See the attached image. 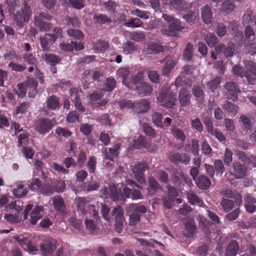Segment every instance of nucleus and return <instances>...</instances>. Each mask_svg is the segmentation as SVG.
<instances>
[{
    "label": "nucleus",
    "instance_id": "obj_25",
    "mask_svg": "<svg viewBox=\"0 0 256 256\" xmlns=\"http://www.w3.org/2000/svg\"><path fill=\"white\" fill-rule=\"evenodd\" d=\"M164 61L166 64L162 69V74L166 76H168L172 70L176 65V62L174 58L171 56H166Z\"/></svg>",
    "mask_w": 256,
    "mask_h": 256
},
{
    "label": "nucleus",
    "instance_id": "obj_55",
    "mask_svg": "<svg viewBox=\"0 0 256 256\" xmlns=\"http://www.w3.org/2000/svg\"><path fill=\"white\" fill-rule=\"evenodd\" d=\"M232 155L233 153L232 150L228 148H226L224 150L223 158L224 164L225 166H230V164L232 162Z\"/></svg>",
    "mask_w": 256,
    "mask_h": 256
},
{
    "label": "nucleus",
    "instance_id": "obj_13",
    "mask_svg": "<svg viewBox=\"0 0 256 256\" xmlns=\"http://www.w3.org/2000/svg\"><path fill=\"white\" fill-rule=\"evenodd\" d=\"M232 166L234 174L231 173V174L234 176L236 179H241L247 176L248 168L246 165L240 163L238 162H234Z\"/></svg>",
    "mask_w": 256,
    "mask_h": 256
},
{
    "label": "nucleus",
    "instance_id": "obj_26",
    "mask_svg": "<svg viewBox=\"0 0 256 256\" xmlns=\"http://www.w3.org/2000/svg\"><path fill=\"white\" fill-rule=\"evenodd\" d=\"M239 248L240 246L238 242L235 240H231L226 246L225 256H236Z\"/></svg>",
    "mask_w": 256,
    "mask_h": 256
},
{
    "label": "nucleus",
    "instance_id": "obj_58",
    "mask_svg": "<svg viewBox=\"0 0 256 256\" xmlns=\"http://www.w3.org/2000/svg\"><path fill=\"white\" fill-rule=\"evenodd\" d=\"M212 136H214L220 142H225L226 138L220 130L214 128L210 132H208Z\"/></svg>",
    "mask_w": 256,
    "mask_h": 256
},
{
    "label": "nucleus",
    "instance_id": "obj_3",
    "mask_svg": "<svg viewBox=\"0 0 256 256\" xmlns=\"http://www.w3.org/2000/svg\"><path fill=\"white\" fill-rule=\"evenodd\" d=\"M52 16L46 12H40L34 17V24L39 28L40 31H48L52 28L50 21Z\"/></svg>",
    "mask_w": 256,
    "mask_h": 256
},
{
    "label": "nucleus",
    "instance_id": "obj_36",
    "mask_svg": "<svg viewBox=\"0 0 256 256\" xmlns=\"http://www.w3.org/2000/svg\"><path fill=\"white\" fill-rule=\"evenodd\" d=\"M244 34L246 41L247 42L246 46L252 44L256 38L255 34L252 28L250 26H246L244 30Z\"/></svg>",
    "mask_w": 256,
    "mask_h": 256
},
{
    "label": "nucleus",
    "instance_id": "obj_50",
    "mask_svg": "<svg viewBox=\"0 0 256 256\" xmlns=\"http://www.w3.org/2000/svg\"><path fill=\"white\" fill-rule=\"evenodd\" d=\"M54 192V189L52 183H46L42 185L40 189V194L46 196H51Z\"/></svg>",
    "mask_w": 256,
    "mask_h": 256
},
{
    "label": "nucleus",
    "instance_id": "obj_5",
    "mask_svg": "<svg viewBox=\"0 0 256 256\" xmlns=\"http://www.w3.org/2000/svg\"><path fill=\"white\" fill-rule=\"evenodd\" d=\"M53 122L47 118H41L36 123V130L40 134L44 135L49 132L54 127Z\"/></svg>",
    "mask_w": 256,
    "mask_h": 256
},
{
    "label": "nucleus",
    "instance_id": "obj_44",
    "mask_svg": "<svg viewBox=\"0 0 256 256\" xmlns=\"http://www.w3.org/2000/svg\"><path fill=\"white\" fill-rule=\"evenodd\" d=\"M171 132L172 134L177 140H180L182 142L185 141L186 136L182 130L176 128V126H173L171 128Z\"/></svg>",
    "mask_w": 256,
    "mask_h": 256
},
{
    "label": "nucleus",
    "instance_id": "obj_7",
    "mask_svg": "<svg viewBox=\"0 0 256 256\" xmlns=\"http://www.w3.org/2000/svg\"><path fill=\"white\" fill-rule=\"evenodd\" d=\"M226 98L234 102L238 99V94L240 90L236 82H228L224 86Z\"/></svg>",
    "mask_w": 256,
    "mask_h": 256
},
{
    "label": "nucleus",
    "instance_id": "obj_45",
    "mask_svg": "<svg viewBox=\"0 0 256 256\" xmlns=\"http://www.w3.org/2000/svg\"><path fill=\"white\" fill-rule=\"evenodd\" d=\"M130 38L134 41L140 42L143 41L146 38L144 32H132L129 34Z\"/></svg>",
    "mask_w": 256,
    "mask_h": 256
},
{
    "label": "nucleus",
    "instance_id": "obj_61",
    "mask_svg": "<svg viewBox=\"0 0 256 256\" xmlns=\"http://www.w3.org/2000/svg\"><path fill=\"white\" fill-rule=\"evenodd\" d=\"M42 181L40 179L36 178L32 180L28 187L32 191L38 190L40 192V189L42 188Z\"/></svg>",
    "mask_w": 256,
    "mask_h": 256
},
{
    "label": "nucleus",
    "instance_id": "obj_62",
    "mask_svg": "<svg viewBox=\"0 0 256 256\" xmlns=\"http://www.w3.org/2000/svg\"><path fill=\"white\" fill-rule=\"evenodd\" d=\"M94 18L97 23L101 24L108 25L112 22L111 19L108 18L107 16L104 14H100L98 16H94Z\"/></svg>",
    "mask_w": 256,
    "mask_h": 256
},
{
    "label": "nucleus",
    "instance_id": "obj_41",
    "mask_svg": "<svg viewBox=\"0 0 256 256\" xmlns=\"http://www.w3.org/2000/svg\"><path fill=\"white\" fill-rule=\"evenodd\" d=\"M110 45L108 42L98 40L94 44V49L96 52H104L109 48Z\"/></svg>",
    "mask_w": 256,
    "mask_h": 256
},
{
    "label": "nucleus",
    "instance_id": "obj_48",
    "mask_svg": "<svg viewBox=\"0 0 256 256\" xmlns=\"http://www.w3.org/2000/svg\"><path fill=\"white\" fill-rule=\"evenodd\" d=\"M13 193L15 197L17 198H22L26 195L28 190L26 187L20 184L14 190Z\"/></svg>",
    "mask_w": 256,
    "mask_h": 256
},
{
    "label": "nucleus",
    "instance_id": "obj_12",
    "mask_svg": "<svg viewBox=\"0 0 256 256\" xmlns=\"http://www.w3.org/2000/svg\"><path fill=\"white\" fill-rule=\"evenodd\" d=\"M182 22L177 19L172 23L170 24L167 28H163L162 30V34L170 36H175L177 33L184 28V26L182 24Z\"/></svg>",
    "mask_w": 256,
    "mask_h": 256
},
{
    "label": "nucleus",
    "instance_id": "obj_39",
    "mask_svg": "<svg viewBox=\"0 0 256 256\" xmlns=\"http://www.w3.org/2000/svg\"><path fill=\"white\" fill-rule=\"evenodd\" d=\"M146 50L148 54H156L162 52L164 50V48L161 44L152 43L147 46Z\"/></svg>",
    "mask_w": 256,
    "mask_h": 256
},
{
    "label": "nucleus",
    "instance_id": "obj_54",
    "mask_svg": "<svg viewBox=\"0 0 256 256\" xmlns=\"http://www.w3.org/2000/svg\"><path fill=\"white\" fill-rule=\"evenodd\" d=\"M222 80L221 76H217L213 80L207 82V86L211 90L212 92H214L219 86Z\"/></svg>",
    "mask_w": 256,
    "mask_h": 256
},
{
    "label": "nucleus",
    "instance_id": "obj_21",
    "mask_svg": "<svg viewBox=\"0 0 256 256\" xmlns=\"http://www.w3.org/2000/svg\"><path fill=\"white\" fill-rule=\"evenodd\" d=\"M190 92L186 88H183L180 90L178 100L182 106L186 107L190 104Z\"/></svg>",
    "mask_w": 256,
    "mask_h": 256
},
{
    "label": "nucleus",
    "instance_id": "obj_22",
    "mask_svg": "<svg viewBox=\"0 0 256 256\" xmlns=\"http://www.w3.org/2000/svg\"><path fill=\"white\" fill-rule=\"evenodd\" d=\"M195 182L196 186L201 190H208L212 184L210 180L202 174L198 176Z\"/></svg>",
    "mask_w": 256,
    "mask_h": 256
},
{
    "label": "nucleus",
    "instance_id": "obj_19",
    "mask_svg": "<svg viewBox=\"0 0 256 256\" xmlns=\"http://www.w3.org/2000/svg\"><path fill=\"white\" fill-rule=\"evenodd\" d=\"M44 208L42 206H38L34 207L30 214V222L35 225L38 221L42 218Z\"/></svg>",
    "mask_w": 256,
    "mask_h": 256
},
{
    "label": "nucleus",
    "instance_id": "obj_63",
    "mask_svg": "<svg viewBox=\"0 0 256 256\" xmlns=\"http://www.w3.org/2000/svg\"><path fill=\"white\" fill-rule=\"evenodd\" d=\"M54 192H62L66 188V184L64 180H58L52 183Z\"/></svg>",
    "mask_w": 256,
    "mask_h": 256
},
{
    "label": "nucleus",
    "instance_id": "obj_1",
    "mask_svg": "<svg viewBox=\"0 0 256 256\" xmlns=\"http://www.w3.org/2000/svg\"><path fill=\"white\" fill-rule=\"evenodd\" d=\"M24 6L20 11H18L14 15V20L16 25L22 27L24 23L30 21L32 11V0H23Z\"/></svg>",
    "mask_w": 256,
    "mask_h": 256
},
{
    "label": "nucleus",
    "instance_id": "obj_23",
    "mask_svg": "<svg viewBox=\"0 0 256 256\" xmlns=\"http://www.w3.org/2000/svg\"><path fill=\"white\" fill-rule=\"evenodd\" d=\"M193 95L196 98V100L200 104L204 101L205 94L204 92V87L198 84H194L192 90Z\"/></svg>",
    "mask_w": 256,
    "mask_h": 256
},
{
    "label": "nucleus",
    "instance_id": "obj_4",
    "mask_svg": "<svg viewBox=\"0 0 256 256\" xmlns=\"http://www.w3.org/2000/svg\"><path fill=\"white\" fill-rule=\"evenodd\" d=\"M111 216H115V230L118 233H121L124 228V210L120 205L116 206L111 212Z\"/></svg>",
    "mask_w": 256,
    "mask_h": 256
},
{
    "label": "nucleus",
    "instance_id": "obj_38",
    "mask_svg": "<svg viewBox=\"0 0 256 256\" xmlns=\"http://www.w3.org/2000/svg\"><path fill=\"white\" fill-rule=\"evenodd\" d=\"M196 225L194 218H190L184 224V228L188 233V236H192L195 232L196 230Z\"/></svg>",
    "mask_w": 256,
    "mask_h": 256
},
{
    "label": "nucleus",
    "instance_id": "obj_2",
    "mask_svg": "<svg viewBox=\"0 0 256 256\" xmlns=\"http://www.w3.org/2000/svg\"><path fill=\"white\" fill-rule=\"evenodd\" d=\"M170 89L167 86H162L157 98L161 106L166 108H172L177 101L176 94Z\"/></svg>",
    "mask_w": 256,
    "mask_h": 256
},
{
    "label": "nucleus",
    "instance_id": "obj_14",
    "mask_svg": "<svg viewBox=\"0 0 256 256\" xmlns=\"http://www.w3.org/2000/svg\"><path fill=\"white\" fill-rule=\"evenodd\" d=\"M15 239L24 250L31 252L38 251L36 246L27 238L24 237L22 236H18L15 238Z\"/></svg>",
    "mask_w": 256,
    "mask_h": 256
},
{
    "label": "nucleus",
    "instance_id": "obj_34",
    "mask_svg": "<svg viewBox=\"0 0 256 256\" xmlns=\"http://www.w3.org/2000/svg\"><path fill=\"white\" fill-rule=\"evenodd\" d=\"M116 85V80L112 77H108L103 84L102 90L110 92L115 88Z\"/></svg>",
    "mask_w": 256,
    "mask_h": 256
},
{
    "label": "nucleus",
    "instance_id": "obj_8",
    "mask_svg": "<svg viewBox=\"0 0 256 256\" xmlns=\"http://www.w3.org/2000/svg\"><path fill=\"white\" fill-rule=\"evenodd\" d=\"M168 158L171 162L176 164L180 163L187 165L190 160V156L187 154H180L176 152H170L168 154Z\"/></svg>",
    "mask_w": 256,
    "mask_h": 256
},
{
    "label": "nucleus",
    "instance_id": "obj_57",
    "mask_svg": "<svg viewBox=\"0 0 256 256\" xmlns=\"http://www.w3.org/2000/svg\"><path fill=\"white\" fill-rule=\"evenodd\" d=\"M143 22L138 18H132L128 20L127 22L124 24V26L126 27L132 28H138L140 27Z\"/></svg>",
    "mask_w": 256,
    "mask_h": 256
},
{
    "label": "nucleus",
    "instance_id": "obj_9",
    "mask_svg": "<svg viewBox=\"0 0 256 256\" xmlns=\"http://www.w3.org/2000/svg\"><path fill=\"white\" fill-rule=\"evenodd\" d=\"M56 241L52 238H49L40 244V248L42 254L44 256H52L56 250Z\"/></svg>",
    "mask_w": 256,
    "mask_h": 256
},
{
    "label": "nucleus",
    "instance_id": "obj_33",
    "mask_svg": "<svg viewBox=\"0 0 256 256\" xmlns=\"http://www.w3.org/2000/svg\"><path fill=\"white\" fill-rule=\"evenodd\" d=\"M42 58L51 66H56V64L61 60V58L58 56L52 54H48L42 56Z\"/></svg>",
    "mask_w": 256,
    "mask_h": 256
},
{
    "label": "nucleus",
    "instance_id": "obj_40",
    "mask_svg": "<svg viewBox=\"0 0 256 256\" xmlns=\"http://www.w3.org/2000/svg\"><path fill=\"white\" fill-rule=\"evenodd\" d=\"M187 197L189 202L192 205L196 204L202 206L204 204L203 200L194 192H188Z\"/></svg>",
    "mask_w": 256,
    "mask_h": 256
},
{
    "label": "nucleus",
    "instance_id": "obj_51",
    "mask_svg": "<svg viewBox=\"0 0 256 256\" xmlns=\"http://www.w3.org/2000/svg\"><path fill=\"white\" fill-rule=\"evenodd\" d=\"M96 158L94 156H91L89 158L87 162L86 166L90 174L95 173L96 167Z\"/></svg>",
    "mask_w": 256,
    "mask_h": 256
},
{
    "label": "nucleus",
    "instance_id": "obj_27",
    "mask_svg": "<svg viewBox=\"0 0 256 256\" xmlns=\"http://www.w3.org/2000/svg\"><path fill=\"white\" fill-rule=\"evenodd\" d=\"M52 205L57 212H64L66 210V206L62 197L56 196L52 199Z\"/></svg>",
    "mask_w": 256,
    "mask_h": 256
},
{
    "label": "nucleus",
    "instance_id": "obj_16",
    "mask_svg": "<svg viewBox=\"0 0 256 256\" xmlns=\"http://www.w3.org/2000/svg\"><path fill=\"white\" fill-rule=\"evenodd\" d=\"M244 200L246 211L250 214L255 212L256 210V198L250 194H247L244 196Z\"/></svg>",
    "mask_w": 256,
    "mask_h": 256
},
{
    "label": "nucleus",
    "instance_id": "obj_60",
    "mask_svg": "<svg viewBox=\"0 0 256 256\" xmlns=\"http://www.w3.org/2000/svg\"><path fill=\"white\" fill-rule=\"evenodd\" d=\"M142 127L144 132L146 136L152 138H156V133L155 130L148 124L144 123L142 125Z\"/></svg>",
    "mask_w": 256,
    "mask_h": 256
},
{
    "label": "nucleus",
    "instance_id": "obj_59",
    "mask_svg": "<svg viewBox=\"0 0 256 256\" xmlns=\"http://www.w3.org/2000/svg\"><path fill=\"white\" fill-rule=\"evenodd\" d=\"M193 46L190 43H188L186 45L184 52V58L186 61H190L192 58Z\"/></svg>",
    "mask_w": 256,
    "mask_h": 256
},
{
    "label": "nucleus",
    "instance_id": "obj_47",
    "mask_svg": "<svg viewBox=\"0 0 256 256\" xmlns=\"http://www.w3.org/2000/svg\"><path fill=\"white\" fill-rule=\"evenodd\" d=\"M205 40L210 47L213 48L217 46L216 45L218 41L216 36L212 33H208L206 36Z\"/></svg>",
    "mask_w": 256,
    "mask_h": 256
},
{
    "label": "nucleus",
    "instance_id": "obj_18",
    "mask_svg": "<svg viewBox=\"0 0 256 256\" xmlns=\"http://www.w3.org/2000/svg\"><path fill=\"white\" fill-rule=\"evenodd\" d=\"M133 146L136 148H144L150 152L154 150V146L148 144L146 138L144 136H140L137 139L134 140Z\"/></svg>",
    "mask_w": 256,
    "mask_h": 256
},
{
    "label": "nucleus",
    "instance_id": "obj_28",
    "mask_svg": "<svg viewBox=\"0 0 256 256\" xmlns=\"http://www.w3.org/2000/svg\"><path fill=\"white\" fill-rule=\"evenodd\" d=\"M74 204L76 206V210L79 214L84 215L86 214V207L88 204V202L84 198H76L74 200Z\"/></svg>",
    "mask_w": 256,
    "mask_h": 256
},
{
    "label": "nucleus",
    "instance_id": "obj_46",
    "mask_svg": "<svg viewBox=\"0 0 256 256\" xmlns=\"http://www.w3.org/2000/svg\"><path fill=\"white\" fill-rule=\"evenodd\" d=\"M148 184L150 188H148V190L151 194H154L155 192L161 188L160 184L154 178H149Z\"/></svg>",
    "mask_w": 256,
    "mask_h": 256
},
{
    "label": "nucleus",
    "instance_id": "obj_56",
    "mask_svg": "<svg viewBox=\"0 0 256 256\" xmlns=\"http://www.w3.org/2000/svg\"><path fill=\"white\" fill-rule=\"evenodd\" d=\"M235 8V5L232 0H226L222 5V11L226 13H230Z\"/></svg>",
    "mask_w": 256,
    "mask_h": 256
},
{
    "label": "nucleus",
    "instance_id": "obj_29",
    "mask_svg": "<svg viewBox=\"0 0 256 256\" xmlns=\"http://www.w3.org/2000/svg\"><path fill=\"white\" fill-rule=\"evenodd\" d=\"M183 18L187 22L190 24H194L200 18L199 12L198 10L188 11L186 14L183 16Z\"/></svg>",
    "mask_w": 256,
    "mask_h": 256
},
{
    "label": "nucleus",
    "instance_id": "obj_52",
    "mask_svg": "<svg viewBox=\"0 0 256 256\" xmlns=\"http://www.w3.org/2000/svg\"><path fill=\"white\" fill-rule=\"evenodd\" d=\"M66 32L70 36L76 40H81L84 38V34L80 30L70 28Z\"/></svg>",
    "mask_w": 256,
    "mask_h": 256
},
{
    "label": "nucleus",
    "instance_id": "obj_43",
    "mask_svg": "<svg viewBox=\"0 0 256 256\" xmlns=\"http://www.w3.org/2000/svg\"><path fill=\"white\" fill-rule=\"evenodd\" d=\"M220 205L222 206L223 210L226 212H228L234 208V202L232 200L226 198H222Z\"/></svg>",
    "mask_w": 256,
    "mask_h": 256
},
{
    "label": "nucleus",
    "instance_id": "obj_11",
    "mask_svg": "<svg viewBox=\"0 0 256 256\" xmlns=\"http://www.w3.org/2000/svg\"><path fill=\"white\" fill-rule=\"evenodd\" d=\"M23 82L26 88L28 90V96L30 98H34L38 93V81L34 78L28 77Z\"/></svg>",
    "mask_w": 256,
    "mask_h": 256
},
{
    "label": "nucleus",
    "instance_id": "obj_64",
    "mask_svg": "<svg viewBox=\"0 0 256 256\" xmlns=\"http://www.w3.org/2000/svg\"><path fill=\"white\" fill-rule=\"evenodd\" d=\"M254 12L252 10H248L245 12L242 17L243 24H248L252 22Z\"/></svg>",
    "mask_w": 256,
    "mask_h": 256
},
{
    "label": "nucleus",
    "instance_id": "obj_32",
    "mask_svg": "<svg viewBox=\"0 0 256 256\" xmlns=\"http://www.w3.org/2000/svg\"><path fill=\"white\" fill-rule=\"evenodd\" d=\"M109 198L114 202H120L122 204L123 197L120 190H118L114 186H110Z\"/></svg>",
    "mask_w": 256,
    "mask_h": 256
},
{
    "label": "nucleus",
    "instance_id": "obj_37",
    "mask_svg": "<svg viewBox=\"0 0 256 256\" xmlns=\"http://www.w3.org/2000/svg\"><path fill=\"white\" fill-rule=\"evenodd\" d=\"M99 186V183L95 180L83 182L81 186V188L83 190L87 192L96 190Z\"/></svg>",
    "mask_w": 256,
    "mask_h": 256
},
{
    "label": "nucleus",
    "instance_id": "obj_35",
    "mask_svg": "<svg viewBox=\"0 0 256 256\" xmlns=\"http://www.w3.org/2000/svg\"><path fill=\"white\" fill-rule=\"evenodd\" d=\"M202 18L205 24H210L212 19V12L210 6H204L202 12Z\"/></svg>",
    "mask_w": 256,
    "mask_h": 256
},
{
    "label": "nucleus",
    "instance_id": "obj_20",
    "mask_svg": "<svg viewBox=\"0 0 256 256\" xmlns=\"http://www.w3.org/2000/svg\"><path fill=\"white\" fill-rule=\"evenodd\" d=\"M217 52H224L226 57H231L233 56L234 51V46L232 44L226 46L222 44H218L215 48Z\"/></svg>",
    "mask_w": 256,
    "mask_h": 256
},
{
    "label": "nucleus",
    "instance_id": "obj_42",
    "mask_svg": "<svg viewBox=\"0 0 256 256\" xmlns=\"http://www.w3.org/2000/svg\"><path fill=\"white\" fill-rule=\"evenodd\" d=\"M122 50L126 54H132L138 50V46L134 42L128 40L124 42L122 46Z\"/></svg>",
    "mask_w": 256,
    "mask_h": 256
},
{
    "label": "nucleus",
    "instance_id": "obj_31",
    "mask_svg": "<svg viewBox=\"0 0 256 256\" xmlns=\"http://www.w3.org/2000/svg\"><path fill=\"white\" fill-rule=\"evenodd\" d=\"M222 108L232 116H235L238 112V106L228 100L222 105Z\"/></svg>",
    "mask_w": 256,
    "mask_h": 256
},
{
    "label": "nucleus",
    "instance_id": "obj_30",
    "mask_svg": "<svg viewBox=\"0 0 256 256\" xmlns=\"http://www.w3.org/2000/svg\"><path fill=\"white\" fill-rule=\"evenodd\" d=\"M153 88L152 86L146 82H142L136 88L137 92L142 96H146L150 95L152 92Z\"/></svg>",
    "mask_w": 256,
    "mask_h": 256
},
{
    "label": "nucleus",
    "instance_id": "obj_49",
    "mask_svg": "<svg viewBox=\"0 0 256 256\" xmlns=\"http://www.w3.org/2000/svg\"><path fill=\"white\" fill-rule=\"evenodd\" d=\"M185 177L184 172H178L174 173L171 179V181L175 186H180L181 183L184 181Z\"/></svg>",
    "mask_w": 256,
    "mask_h": 256
},
{
    "label": "nucleus",
    "instance_id": "obj_53",
    "mask_svg": "<svg viewBox=\"0 0 256 256\" xmlns=\"http://www.w3.org/2000/svg\"><path fill=\"white\" fill-rule=\"evenodd\" d=\"M234 41L238 46H242V44L246 46V42L242 31L238 30L236 32L234 36Z\"/></svg>",
    "mask_w": 256,
    "mask_h": 256
},
{
    "label": "nucleus",
    "instance_id": "obj_17",
    "mask_svg": "<svg viewBox=\"0 0 256 256\" xmlns=\"http://www.w3.org/2000/svg\"><path fill=\"white\" fill-rule=\"evenodd\" d=\"M40 40L42 48L45 51H49L50 46L56 42L54 37L50 33L45 34L43 36H40Z\"/></svg>",
    "mask_w": 256,
    "mask_h": 256
},
{
    "label": "nucleus",
    "instance_id": "obj_15",
    "mask_svg": "<svg viewBox=\"0 0 256 256\" xmlns=\"http://www.w3.org/2000/svg\"><path fill=\"white\" fill-rule=\"evenodd\" d=\"M46 108L50 110H58L61 106L60 98L59 96L52 94L48 96L45 102Z\"/></svg>",
    "mask_w": 256,
    "mask_h": 256
},
{
    "label": "nucleus",
    "instance_id": "obj_24",
    "mask_svg": "<svg viewBox=\"0 0 256 256\" xmlns=\"http://www.w3.org/2000/svg\"><path fill=\"white\" fill-rule=\"evenodd\" d=\"M150 108V102L146 99L134 102V110L138 113L146 112Z\"/></svg>",
    "mask_w": 256,
    "mask_h": 256
},
{
    "label": "nucleus",
    "instance_id": "obj_10",
    "mask_svg": "<svg viewBox=\"0 0 256 256\" xmlns=\"http://www.w3.org/2000/svg\"><path fill=\"white\" fill-rule=\"evenodd\" d=\"M246 70L245 77L250 84H254L256 80L254 78L256 76V64L252 60H246L245 62Z\"/></svg>",
    "mask_w": 256,
    "mask_h": 256
},
{
    "label": "nucleus",
    "instance_id": "obj_6",
    "mask_svg": "<svg viewBox=\"0 0 256 256\" xmlns=\"http://www.w3.org/2000/svg\"><path fill=\"white\" fill-rule=\"evenodd\" d=\"M149 168V166L146 162H140L134 165L132 168V172L134 178L140 184L146 182L144 172Z\"/></svg>",
    "mask_w": 256,
    "mask_h": 256
}]
</instances>
